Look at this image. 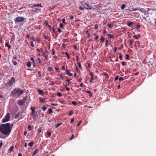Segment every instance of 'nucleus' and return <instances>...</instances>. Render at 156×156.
I'll return each instance as SVG.
<instances>
[{
    "label": "nucleus",
    "instance_id": "obj_1",
    "mask_svg": "<svg viewBox=\"0 0 156 156\" xmlns=\"http://www.w3.org/2000/svg\"><path fill=\"white\" fill-rule=\"evenodd\" d=\"M11 130L10 123L2 124L0 126V131L2 133L7 136L10 134Z\"/></svg>",
    "mask_w": 156,
    "mask_h": 156
},
{
    "label": "nucleus",
    "instance_id": "obj_2",
    "mask_svg": "<svg viewBox=\"0 0 156 156\" xmlns=\"http://www.w3.org/2000/svg\"><path fill=\"white\" fill-rule=\"evenodd\" d=\"M24 92L23 90H21L20 88H15L11 92V95L12 96L14 97L15 95L17 94V96H20L22 95Z\"/></svg>",
    "mask_w": 156,
    "mask_h": 156
},
{
    "label": "nucleus",
    "instance_id": "obj_3",
    "mask_svg": "<svg viewBox=\"0 0 156 156\" xmlns=\"http://www.w3.org/2000/svg\"><path fill=\"white\" fill-rule=\"evenodd\" d=\"M25 20V18L22 16H19L16 18L14 21L16 22H21L24 21Z\"/></svg>",
    "mask_w": 156,
    "mask_h": 156
},
{
    "label": "nucleus",
    "instance_id": "obj_4",
    "mask_svg": "<svg viewBox=\"0 0 156 156\" xmlns=\"http://www.w3.org/2000/svg\"><path fill=\"white\" fill-rule=\"evenodd\" d=\"M82 5L87 9L89 10L91 9L92 8L91 6L87 3H86L85 2H82Z\"/></svg>",
    "mask_w": 156,
    "mask_h": 156
},
{
    "label": "nucleus",
    "instance_id": "obj_5",
    "mask_svg": "<svg viewBox=\"0 0 156 156\" xmlns=\"http://www.w3.org/2000/svg\"><path fill=\"white\" fill-rule=\"evenodd\" d=\"M10 118V114L9 113H8L7 114L5 117L2 120V122H5L8 121Z\"/></svg>",
    "mask_w": 156,
    "mask_h": 156
},
{
    "label": "nucleus",
    "instance_id": "obj_6",
    "mask_svg": "<svg viewBox=\"0 0 156 156\" xmlns=\"http://www.w3.org/2000/svg\"><path fill=\"white\" fill-rule=\"evenodd\" d=\"M15 83V80L13 77H12L11 80L8 82V84L9 86H11Z\"/></svg>",
    "mask_w": 156,
    "mask_h": 156
},
{
    "label": "nucleus",
    "instance_id": "obj_7",
    "mask_svg": "<svg viewBox=\"0 0 156 156\" xmlns=\"http://www.w3.org/2000/svg\"><path fill=\"white\" fill-rule=\"evenodd\" d=\"M25 100L26 99H23L22 100H18V102L17 103L18 105L21 106L23 105L25 103Z\"/></svg>",
    "mask_w": 156,
    "mask_h": 156
},
{
    "label": "nucleus",
    "instance_id": "obj_8",
    "mask_svg": "<svg viewBox=\"0 0 156 156\" xmlns=\"http://www.w3.org/2000/svg\"><path fill=\"white\" fill-rule=\"evenodd\" d=\"M17 57L16 56H14L12 59V63L13 65H16L17 64Z\"/></svg>",
    "mask_w": 156,
    "mask_h": 156
},
{
    "label": "nucleus",
    "instance_id": "obj_9",
    "mask_svg": "<svg viewBox=\"0 0 156 156\" xmlns=\"http://www.w3.org/2000/svg\"><path fill=\"white\" fill-rule=\"evenodd\" d=\"M135 46L136 47H137L139 48L143 47H141V45H140V42L138 41H135Z\"/></svg>",
    "mask_w": 156,
    "mask_h": 156
},
{
    "label": "nucleus",
    "instance_id": "obj_10",
    "mask_svg": "<svg viewBox=\"0 0 156 156\" xmlns=\"http://www.w3.org/2000/svg\"><path fill=\"white\" fill-rule=\"evenodd\" d=\"M30 109L31 110V115L32 116H34V114L35 112V108L33 106H31L30 107Z\"/></svg>",
    "mask_w": 156,
    "mask_h": 156
},
{
    "label": "nucleus",
    "instance_id": "obj_11",
    "mask_svg": "<svg viewBox=\"0 0 156 156\" xmlns=\"http://www.w3.org/2000/svg\"><path fill=\"white\" fill-rule=\"evenodd\" d=\"M133 41L132 40H130L129 42V46L131 48H132L133 47Z\"/></svg>",
    "mask_w": 156,
    "mask_h": 156
},
{
    "label": "nucleus",
    "instance_id": "obj_12",
    "mask_svg": "<svg viewBox=\"0 0 156 156\" xmlns=\"http://www.w3.org/2000/svg\"><path fill=\"white\" fill-rule=\"evenodd\" d=\"M40 7L41 8H42L43 7L41 3H39L37 5L34 4L33 5V6L31 7Z\"/></svg>",
    "mask_w": 156,
    "mask_h": 156
},
{
    "label": "nucleus",
    "instance_id": "obj_13",
    "mask_svg": "<svg viewBox=\"0 0 156 156\" xmlns=\"http://www.w3.org/2000/svg\"><path fill=\"white\" fill-rule=\"evenodd\" d=\"M143 9L141 8L139 10L142 13H143L144 15H146L147 14V11L145 10H143Z\"/></svg>",
    "mask_w": 156,
    "mask_h": 156
},
{
    "label": "nucleus",
    "instance_id": "obj_14",
    "mask_svg": "<svg viewBox=\"0 0 156 156\" xmlns=\"http://www.w3.org/2000/svg\"><path fill=\"white\" fill-rule=\"evenodd\" d=\"M37 91L40 94L42 95L44 94V92L42 90L38 89L37 90Z\"/></svg>",
    "mask_w": 156,
    "mask_h": 156
},
{
    "label": "nucleus",
    "instance_id": "obj_15",
    "mask_svg": "<svg viewBox=\"0 0 156 156\" xmlns=\"http://www.w3.org/2000/svg\"><path fill=\"white\" fill-rule=\"evenodd\" d=\"M14 147L13 146H11L8 150V152L9 153H11L13 150Z\"/></svg>",
    "mask_w": 156,
    "mask_h": 156
},
{
    "label": "nucleus",
    "instance_id": "obj_16",
    "mask_svg": "<svg viewBox=\"0 0 156 156\" xmlns=\"http://www.w3.org/2000/svg\"><path fill=\"white\" fill-rule=\"evenodd\" d=\"M107 36L110 38L114 39V38L113 35L110 34H108Z\"/></svg>",
    "mask_w": 156,
    "mask_h": 156
},
{
    "label": "nucleus",
    "instance_id": "obj_17",
    "mask_svg": "<svg viewBox=\"0 0 156 156\" xmlns=\"http://www.w3.org/2000/svg\"><path fill=\"white\" fill-rule=\"evenodd\" d=\"M87 93H88L89 94V96L90 97H91L93 96V95H92L91 91H90L89 90H87Z\"/></svg>",
    "mask_w": 156,
    "mask_h": 156
},
{
    "label": "nucleus",
    "instance_id": "obj_18",
    "mask_svg": "<svg viewBox=\"0 0 156 156\" xmlns=\"http://www.w3.org/2000/svg\"><path fill=\"white\" fill-rule=\"evenodd\" d=\"M31 66V62L30 61H28L27 64V66L29 68H30Z\"/></svg>",
    "mask_w": 156,
    "mask_h": 156
},
{
    "label": "nucleus",
    "instance_id": "obj_19",
    "mask_svg": "<svg viewBox=\"0 0 156 156\" xmlns=\"http://www.w3.org/2000/svg\"><path fill=\"white\" fill-rule=\"evenodd\" d=\"M38 150L37 149H35L33 152L32 155H34L36 154L38 152Z\"/></svg>",
    "mask_w": 156,
    "mask_h": 156
},
{
    "label": "nucleus",
    "instance_id": "obj_20",
    "mask_svg": "<svg viewBox=\"0 0 156 156\" xmlns=\"http://www.w3.org/2000/svg\"><path fill=\"white\" fill-rule=\"evenodd\" d=\"M5 46L6 47H8L9 49L11 47V46L10 45H9V44L7 42H6L5 43Z\"/></svg>",
    "mask_w": 156,
    "mask_h": 156
},
{
    "label": "nucleus",
    "instance_id": "obj_21",
    "mask_svg": "<svg viewBox=\"0 0 156 156\" xmlns=\"http://www.w3.org/2000/svg\"><path fill=\"white\" fill-rule=\"evenodd\" d=\"M65 54L67 57V59H70V57H69V54L67 52H65Z\"/></svg>",
    "mask_w": 156,
    "mask_h": 156
},
{
    "label": "nucleus",
    "instance_id": "obj_22",
    "mask_svg": "<svg viewBox=\"0 0 156 156\" xmlns=\"http://www.w3.org/2000/svg\"><path fill=\"white\" fill-rule=\"evenodd\" d=\"M37 50L40 53H42L43 52V50L42 48H41L40 49H37Z\"/></svg>",
    "mask_w": 156,
    "mask_h": 156
},
{
    "label": "nucleus",
    "instance_id": "obj_23",
    "mask_svg": "<svg viewBox=\"0 0 156 156\" xmlns=\"http://www.w3.org/2000/svg\"><path fill=\"white\" fill-rule=\"evenodd\" d=\"M133 24V22H129L127 23V25L129 27H130Z\"/></svg>",
    "mask_w": 156,
    "mask_h": 156
},
{
    "label": "nucleus",
    "instance_id": "obj_24",
    "mask_svg": "<svg viewBox=\"0 0 156 156\" xmlns=\"http://www.w3.org/2000/svg\"><path fill=\"white\" fill-rule=\"evenodd\" d=\"M62 124V122H58L57 123L56 126H55L56 128H57L58 127L61 126Z\"/></svg>",
    "mask_w": 156,
    "mask_h": 156
},
{
    "label": "nucleus",
    "instance_id": "obj_25",
    "mask_svg": "<svg viewBox=\"0 0 156 156\" xmlns=\"http://www.w3.org/2000/svg\"><path fill=\"white\" fill-rule=\"evenodd\" d=\"M108 26L110 29H112L113 27V26L112 25L111 23H108Z\"/></svg>",
    "mask_w": 156,
    "mask_h": 156
},
{
    "label": "nucleus",
    "instance_id": "obj_26",
    "mask_svg": "<svg viewBox=\"0 0 156 156\" xmlns=\"http://www.w3.org/2000/svg\"><path fill=\"white\" fill-rule=\"evenodd\" d=\"M48 112L49 114L52 113L53 112L52 109L51 108H49L48 109Z\"/></svg>",
    "mask_w": 156,
    "mask_h": 156
},
{
    "label": "nucleus",
    "instance_id": "obj_27",
    "mask_svg": "<svg viewBox=\"0 0 156 156\" xmlns=\"http://www.w3.org/2000/svg\"><path fill=\"white\" fill-rule=\"evenodd\" d=\"M73 114V111L72 110H71L69 111V116H71Z\"/></svg>",
    "mask_w": 156,
    "mask_h": 156
},
{
    "label": "nucleus",
    "instance_id": "obj_28",
    "mask_svg": "<svg viewBox=\"0 0 156 156\" xmlns=\"http://www.w3.org/2000/svg\"><path fill=\"white\" fill-rule=\"evenodd\" d=\"M42 128H40L39 129H38V133H41L42 131Z\"/></svg>",
    "mask_w": 156,
    "mask_h": 156
},
{
    "label": "nucleus",
    "instance_id": "obj_29",
    "mask_svg": "<svg viewBox=\"0 0 156 156\" xmlns=\"http://www.w3.org/2000/svg\"><path fill=\"white\" fill-rule=\"evenodd\" d=\"M126 7V5L125 4H123L121 6V9H123L125 8Z\"/></svg>",
    "mask_w": 156,
    "mask_h": 156
},
{
    "label": "nucleus",
    "instance_id": "obj_30",
    "mask_svg": "<svg viewBox=\"0 0 156 156\" xmlns=\"http://www.w3.org/2000/svg\"><path fill=\"white\" fill-rule=\"evenodd\" d=\"M55 70L56 71H57L58 73L60 72V71L58 68L55 67Z\"/></svg>",
    "mask_w": 156,
    "mask_h": 156
},
{
    "label": "nucleus",
    "instance_id": "obj_31",
    "mask_svg": "<svg viewBox=\"0 0 156 156\" xmlns=\"http://www.w3.org/2000/svg\"><path fill=\"white\" fill-rule=\"evenodd\" d=\"M28 145L30 147H32L33 145V142H31Z\"/></svg>",
    "mask_w": 156,
    "mask_h": 156
},
{
    "label": "nucleus",
    "instance_id": "obj_32",
    "mask_svg": "<svg viewBox=\"0 0 156 156\" xmlns=\"http://www.w3.org/2000/svg\"><path fill=\"white\" fill-rule=\"evenodd\" d=\"M57 95L59 97H60L62 96V94L61 92H59L57 93Z\"/></svg>",
    "mask_w": 156,
    "mask_h": 156
},
{
    "label": "nucleus",
    "instance_id": "obj_33",
    "mask_svg": "<svg viewBox=\"0 0 156 156\" xmlns=\"http://www.w3.org/2000/svg\"><path fill=\"white\" fill-rule=\"evenodd\" d=\"M72 103L73 105L74 106H76L77 105V103L76 101H73L72 102Z\"/></svg>",
    "mask_w": 156,
    "mask_h": 156
},
{
    "label": "nucleus",
    "instance_id": "obj_34",
    "mask_svg": "<svg viewBox=\"0 0 156 156\" xmlns=\"http://www.w3.org/2000/svg\"><path fill=\"white\" fill-rule=\"evenodd\" d=\"M119 58L121 60H122V55L121 53L119 55Z\"/></svg>",
    "mask_w": 156,
    "mask_h": 156
},
{
    "label": "nucleus",
    "instance_id": "obj_35",
    "mask_svg": "<svg viewBox=\"0 0 156 156\" xmlns=\"http://www.w3.org/2000/svg\"><path fill=\"white\" fill-rule=\"evenodd\" d=\"M30 60L32 61V62L33 63H35V61L33 58L31 57L30 58Z\"/></svg>",
    "mask_w": 156,
    "mask_h": 156
},
{
    "label": "nucleus",
    "instance_id": "obj_36",
    "mask_svg": "<svg viewBox=\"0 0 156 156\" xmlns=\"http://www.w3.org/2000/svg\"><path fill=\"white\" fill-rule=\"evenodd\" d=\"M28 128L29 130H32V128L30 125H29L28 126Z\"/></svg>",
    "mask_w": 156,
    "mask_h": 156
},
{
    "label": "nucleus",
    "instance_id": "obj_37",
    "mask_svg": "<svg viewBox=\"0 0 156 156\" xmlns=\"http://www.w3.org/2000/svg\"><path fill=\"white\" fill-rule=\"evenodd\" d=\"M125 59H129V56L128 54H126V58Z\"/></svg>",
    "mask_w": 156,
    "mask_h": 156
},
{
    "label": "nucleus",
    "instance_id": "obj_38",
    "mask_svg": "<svg viewBox=\"0 0 156 156\" xmlns=\"http://www.w3.org/2000/svg\"><path fill=\"white\" fill-rule=\"evenodd\" d=\"M30 45L32 47H34V44H33V41L30 42Z\"/></svg>",
    "mask_w": 156,
    "mask_h": 156
},
{
    "label": "nucleus",
    "instance_id": "obj_39",
    "mask_svg": "<svg viewBox=\"0 0 156 156\" xmlns=\"http://www.w3.org/2000/svg\"><path fill=\"white\" fill-rule=\"evenodd\" d=\"M39 100L41 103H44V100L41 99V98H39Z\"/></svg>",
    "mask_w": 156,
    "mask_h": 156
},
{
    "label": "nucleus",
    "instance_id": "obj_40",
    "mask_svg": "<svg viewBox=\"0 0 156 156\" xmlns=\"http://www.w3.org/2000/svg\"><path fill=\"white\" fill-rule=\"evenodd\" d=\"M101 40L102 42H104L105 40V39L102 36H101Z\"/></svg>",
    "mask_w": 156,
    "mask_h": 156
},
{
    "label": "nucleus",
    "instance_id": "obj_41",
    "mask_svg": "<svg viewBox=\"0 0 156 156\" xmlns=\"http://www.w3.org/2000/svg\"><path fill=\"white\" fill-rule=\"evenodd\" d=\"M105 45L106 46V47H108V41L106 40V44H105Z\"/></svg>",
    "mask_w": 156,
    "mask_h": 156
},
{
    "label": "nucleus",
    "instance_id": "obj_42",
    "mask_svg": "<svg viewBox=\"0 0 156 156\" xmlns=\"http://www.w3.org/2000/svg\"><path fill=\"white\" fill-rule=\"evenodd\" d=\"M51 51L52 53V55H54L55 54V51L53 48L52 49Z\"/></svg>",
    "mask_w": 156,
    "mask_h": 156
},
{
    "label": "nucleus",
    "instance_id": "obj_43",
    "mask_svg": "<svg viewBox=\"0 0 156 156\" xmlns=\"http://www.w3.org/2000/svg\"><path fill=\"white\" fill-rule=\"evenodd\" d=\"M93 80H94L93 77L91 76V79H90V82L91 83H92V81Z\"/></svg>",
    "mask_w": 156,
    "mask_h": 156
},
{
    "label": "nucleus",
    "instance_id": "obj_44",
    "mask_svg": "<svg viewBox=\"0 0 156 156\" xmlns=\"http://www.w3.org/2000/svg\"><path fill=\"white\" fill-rule=\"evenodd\" d=\"M37 60H38V62H39V63H40V64H41V59L39 58H37Z\"/></svg>",
    "mask_w": 156,
    "mask_h": 156
},
{
    "label": "nucleus",
    "instance_id": "obj_45",
    "mask_svg": "<svg viewBox=\"0 0 156 156\" xmlns=\"http://www.w3.org/2000/svg\"><path fill=\"white\" fill-rule=\"evenodd\" d=\"M47 135L48 136V137H50L51 135V133L50 132H47Z\"/></svg>",
    "mask_w": 156,
    "mask_h": 156
},
{
    "label": "nucleus",
    "instance_id": "obj_46",
    "mask_svg": "<svg viewBox=\"0 0 156 156\" xmlns=\"http://www.w3.org/2000/svg\"><path fill=\"white\" fill-rule=\"evenodd\" d=\"M78 66L81 69L82 67H81L80 63V62H78Z\"/></svg>",
    "mask_w": 156,
    "mask_h": 156
},
{
    "label": "nucleus",
    "instance_id": "obj_47",
    "mask_svg": "<svg viewBox=\"0 0 156 156\" xmlns=\"http://www.w3.org/2000/svg\"><path fill=\"white\" fill-rule=\"evenodd\" d=\"M119 81H122L124 80V78L122 77H121L119 78Z\"/></svg>",
    "mask_w": 156,
    "mask_h": 156
},
{
    "label": "nucleus",
    "instance_id": "obj_48",
    "mask_svg": "<svg viewBox=\"0 0 156 156\" xmlns=\"http://www.w3.org/2000/svg\"><path fill=\"white\" fill-rule=\"evenodd\" d=\"M140 25L139 24H138L137 25V26L136 27V29H137L138 28H140Z\"/></svg>",
    "mask_w": 156,
    "mask_h": 156
},
{
    "label": "nucleus",
    "instance_id": "obj_49",
    "mask_svg": "<svg viewBox=\"0 0 156 156\" xmlns=\"http://www.w3.org/2000/svg\"><path fill=\"white\" fill-rule=\"evenodd\" d=\"M38 76L40 77H41V72L40 71H38Z\"/></svg>",
    "mask_w": 156,
    "mask_h": 156
},
{
    "label": "nucleus",
    "instance_id": "obj_50",
    "mask_svg": "<svg viewBox=\"0 0 156 156\" xmlns=\"http://www.w3.org/2000/svg\"><path fill=\"white\" fill-rule=\"evenodd\" d=\"M98 28V26L97 24H96L95 25V29L97 30Z\"/></svg>",
    "mask_w": 156,
    "mask_h": 156
},
{
    "label": "nucleus",
    "instance_id": "obj_51",
    "mask_svg": "<svg viewBox=\"0 0 156 156\" xmlns=\"http://www.w3.org/2000/svg\"><path fill=\"white\" fill-rule=\"evenodd\" d=\"M62 22L66 24H67V23L65 22V19H63Z\"/></svg>",
    "mask_w": 156,
    "mask_h": 156
},
{
    "label": "nucleus",
    "instance_id": "obj_52",
    "mask_svg": "<svg viewBox=\"0 0 156 156\" xmlns=\"http://www.w3.org/2000/svg\"><path fill=\"white\" fill-rule=\"evenodd\" d=\"M48 70L50 71L52 69V68L51 66L48 67Z\"/></svg>",
    "mask_w": 156,
    "mask_h": 156
},
{
    "label": "nucleus",
    "instance_id": "obj_53",
    "mask_svg": "<svg viewBox=\"0 0 156 156\" xmlns=\"http://www.w3.org/2000/svg\"><path fill=\"white\" fill-rule=\"evenodd\" d=\"M108 58H109L110 59V61L112 62H114V61H113V60L111 59V56H109L108 57Z\"/></svg>",
    "mask_w": 156,
    "mask_h": 156
},
{
    "label": "nucleus",
    "instance_id": "obj_54",
    "mask_svg": "<svg viewBox=\"0 0 156 156\" xmlns=\"http://www.w3.org/2000/svg\"><path fill=\"white\" fill-rule=\"evenodd\" d=\"M47 108V107H45V106H43L42 108L43 110L44 111H45L46 109Z\"/></svg>",
    "mask_w": 156,
    "mask_h": 156
},
{
    "label": "nucleus",
    "instance_id": "obj_55",
    "mask_svg": "<svg viewBox=\"0 0 156 156\" xmlns=\"http://www.w3.org/2000/svg\"><path fill=\"white\" fill-rule=\"evenodd\" d=\"M63 27V24L62 23H61L60 24V27L61 28H62Z\"/></svg>",
    "mask_w": 156,
    "mask_h": 156
},
{
    "label": "nucleus",
    "instance_id": "obj_56",
    "mask_svg": "<svg viewBox=\"0 0 156 156\" xmlns=\"http://www.w3.org/2000/svg\"><path fill=\"white\" fill-rule=\"evenodd\" d=\"M58 31L60 33H61L62 32L61 30L59 28H58Z\"/></svg>",
    "mask_w": 156,
    "mask_h": 156
},
{
    "label": "nucleus",
    "instance_id": "obj_57",
    "mask_svg": "<svg viewBox=\"0 0 156 156\" xmlns=\"http://www.w3.org/2000/svg\"><path fill=\"white\" fill-rule=\"evenodd\" d=\"M44 23L46 25V26H48V22L46 21H44Z\"/></svg>",
    "mask_w": 156,
    "mask_h": 156
},
{
    "label": "nucleus",
    "instance_id": "obj_58",
    "mask_svg": "<svg viewBox=\"0 0 156 156\" xmlns=\"http://www.w3.org/2000/svg\"><path fill=\"white\" fill-rule=\"evenodd\" d=\"M117 48L116 47H115L114 52L115 53L117 51Z\"/></svg>",
    "mask_w": 156,
    "mask_h": 156
},
{
    "label": "nucleus",
    "instance_id": "obj_59",
    "mask_svg": "<svg viewBox=\"0 0 156 156\" xmlns=\"http://www.w3.org/2000/svg\"><path fill=\"white\" fill-rule=\"evenodd\" d=\"M69 73L68 69H66V74L67 75L69 74Z\"/></svg>",
    "mask_w": 156,
    "mask_h": 156
},
{
    "label": "nucleus",
    "instance_id": "obj_60",
    "mask_svg": "<svg viewBox=\"0 0 156 156\" xmlns=\"http://www.w3.org/2000/svg\"><path fill=\"white\" fill-rule=\"evenodd\" d=\"M70 18L71 20H73L74 18V16H71Z\"/></svg>",
    "mask_w": 156,
    "mask_h": 156
},
{
    "label": "nucleus",
    "instance_id": "obj_61",
    "mask_svg": "<svg viewBox=\"0 0 156 156\" xmlns=\"http://www.w3.org/2000/svg\"><path fill=\"white\" fill-rule=\"evenodd\" d=\"M133 37L137 39H138V37H137V36H136V35H134L133 36Z\"/></svg>",
    "mask_w": 156,
    "mask_h": 156
},
{
    "label": "nucleus",
    "instance_id": "obj_62",
    "mask_svg": "<svg viewBox=\"0 0 156 156\" xmlns=\"http://www.w3.org/2000/svg\"><path fill=\"white\" fill-rule=\"evenodd\" d=\"M65 87H66V89L67 90V91H69V90H70L69 88L66 87V85L65 86Z\"/></svg>",
    "mask_w": 156,
    "mask_h": 156
},
{
    "label": "nucleus",
    "instance_id": "obj_63",
    "mask_svg": "<svg viewBox=\"0 0 156 156\" xmlns=\"http://www.w3.org/2000/svg\"><path fill=\"white\" fill-rule=\"evenodd\" d=\"M43 37H44L45 39L46 40L48 39V37L46 36V35H43Z\"/></svg>",
    "mask_w": 156,
    "mask_h": 156
},
{
    "label": "nucleus",
    "instance_id": "obj_64",
    "mask_svg": "<svg viewBox=\"0 0 156 156\" xmlns=\"http://www.w3.org/2000/svg\"><path fill=\"white\" fill-rule=\"evenodd\" d=\"M79 9L81 10H83L84 9L82 7H80Z\"/></svg>",
    "mask_w": 156,
    "mask_h": 156
}]
</instances>
